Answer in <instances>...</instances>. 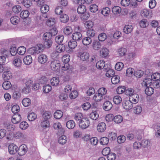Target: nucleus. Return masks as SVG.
I'll list each match as a JSON object with an SVG mask.
<instances>
[{
  "label": "nucleus",
  "instance_id": "f257e3e1",
  "mask_svg": "<svg viewBox=\"0 0 160 160\" xmlns=\"http://www.w3.org/2000/svg\"><path fill=\"white\" fill-rule=\"evenodd\" d=\"M160 73H154L150 76V78H146L142 82V86L147 87L148 84L153 88H158L160 87Z\"/></svg>",
  "mask_w": 160,
  "mask_h": 160
},
{
  "label": "nucleus",
  "instance_id": "f03ea898",
  "mask_svg": "<svg viewBox=\"0 0 160 160\" xmlns=\"http://www.w3.org/2000/svg\"><path fill=\"white\" fill-rule=\"evenodd\" d=\"M43 39L44 45L47 48H50L52 43V35L50 32H45L43 35Z\"/></svg>",
  "mask_w": 160,
  "mask_h": 160
},
{
  "label": "nucleus",
  "instance_id": "7ed1b4c3",
  "mask_svg": "<svg viewBox=\"0 0 160 160\" xmlns=\"http://www.w3.org/2000/svg\"><path fill=\"white\" fill-rule=\"evenodd\" d=\"M43 50V47L42 44H39L35 47H32L28 50V52L32 55L38 54Z\"/></svg>",
  "mask_w": 160,
  "mask_h": 160
},
{
  "label": "nucleus",
  "instance_id": "20e7f679",
  "mask_svg": "<svg viewBox=\"0 0 160 160\" xmlns=\"http://www.w3.org/2000/svg\"><path fill=\"white\" fill-rule=\"evenodd\" d=\"M90 122L89 120L87 118L82 119L79 122L78 125L79 127L82 129H85L89 127Z\"/></svg>",
  "mask_w": 160,
  "mask_h": 160
},
{
  "label": "nucleus",
  "instance_id": "39448f33",
  "mask_svg": "<svg viewBox=\"0 0 160 160\" xmlns=\"http://www.w3.org/2000/svg\"><path fill=\"white\" fill-rule=\"evenodd\" d=\"M60 62L57 60H54L51 62L50 66L51 69L53 71H57L60 68Z\"/></svg>",
  "mask_w": 160,
  "mask_h": 160
},
{
  "label": "nucleus",
  "instance_id": "423d86ee",
  "mask_svg": "<svg viewBox=\"0 0 160 160\" xmlns=\"http://www.w3.org/2000/svg\"><path fill=\"white\" fill-rule=\"evenodd\" d=\"M133 103L130 99L125 100L123 102L122 106L124 109L129 110L133 107Z\"/></svg>",
  "mask_w": 160,
  "mask_h": 160
},
{
  "label": "nucleus",
  "instance_id": "0eeeda50",
  "mask_svg": "<svg viewBox=\"0 0 160 160\" xmlns=\"http://www.w3.org/2000/svg\"><path fill=\"white\" fill-rule=\"evenodd\" d=\"M28 148L26 145L22 144L18 148V153L20 156H22L24 155L27 151Z\"/></svg>",
  "mask_w": 160,
  "mask_h": 160
},
{
  "label": "nucleus",
  "instance_id": "6e6552de",
  "mask_svg": "<svg viewBox=\"0 0 160 160\" xmlns=\"http://www.w3.org/2000/svg\"><path fill=\"white\" fill-rule=\"evenodd\" d=\"M8 149L11 154H14L18 152V147L15 144L12 143L9 145Z\"/></svg>",
  "mask_w": 160,
  "mask_h": 160
},
{
  "label": "nucleus",
  "instance_id": "1a4fd4ad",
  "mask_svg": "<svg viewBox=\"0 0 160 160\" xmlns=\"http://www.w3.org/2000/svg\"><path fill=\"white\" fill-rule=\"evenodd\" d=\"M5 128H6V129L9 132H13L15 129V126L14 125H13L12 124H8L6 125V126H5ZM9 135H8L6 138L8 140H11V137H10V132H9Z\"/></svg>",
  "mask_w": 160,
  "mask_h": 160
},
{
  "label": "nucleus",
  "instance_id": "9d476101",
  "mask_svg": "<svg viewBox=\"0 0 160 160\" xmlns=\"http://www.w3.org/2000/svg\"><path fill=\"white\" fill-rule=\"evenodd\" d=\"M48 59L47 56L44 54L39 55L38 58V62L42 64H44L46 63L48 61Z\"/></svg>",
  "mask_w": 160,
  "mask_h": 160
},
{
  "label": "nucleus",
  "instance_id": "9b49d317",
  "mask_svg": "<svg viewBox=\"0 0 160 160\" xmlns=\"http://www.w3.org/2000/svg\"><path fill=\"white\" fill-rule=\"evenodd\" d=\"M112 105L110 101H106L103 104V109L106 111H108L110 110L112 108Z\"/></svg>",
  "mask_w": 160,
  "mask_h": 160
},
{
  "label": "nucleus",
  "instance_id": "f8f14e48",
  "mask_svg": "<svg viewBox=\"0 0 160 160\" xmlns=\"http://www.w3.org/2000/svg\"><path fill=\"white\" fill-rule=\"evenodd\" d=\"M72 37V39L76 41L81 40L82 39V34L79 32H76L73 33Z\"/></svg>",
  "mask_w": 160,
  "mask_h": 160
},
{
  "label": "nucleus",
  "instance_id": "ddd939ff",
  "mask_svg": "<svg viewBox=\"0 0 160 160\" xmlns=\"http://www.w3.org/2000/svg\"><path fill=\"white\" fill-rule=\"evenodd\" d=\"M106 128V124L104 122L99 123L97 126L98 131L100 132H103L104 131Z\"/></svg>",
  "mask_w": 160,
  "mask_h": 160
},
{
  "label": "nucleus",
  "instance_id": "4468645a",
  "mask_svg": "<svg viewBox=\"0 0 160 160\" xmlns=\"http://www.w3.org/2000/svg\"><path fill=\"white\" fill-rule=\"evenodd\" d=\"M2 77L4 80L7 81L12 78V74L9 70L4 71L2 74Z\"/></svg>",
  "mask_w": 160,
  "mask_h": 160
},
{
  "label": "nucleus",
  "instance_id": "2eb2a0df",
  "mask_svg": "<svg viewBox=\"0 0 160 160\" xmlns=\"http://www.w3.org/2000/svg\"><path fill=\"white\" fill-rule=\"evenodd\" d=\"M139 97L138 94L134 93L129 97V99L131 100L133 104L138 103L139 100Z\"/></svg>",
  "mask_w": 160,
  "mask_h": 160
},
{
  "label": "nucleus",
  "instance_id": "dca6fc26",
  "mask_svg": "<svg viewBox=\"0 0 160 160\" xmlns=\"http://www.w3.org/2000/svg\"><path fill=\"white\" fill-rule=\"evenodd\" d=\"M78 54V57L83 61H85L88 60L89 57L88 53L86 52H80Z\"/></svg>",
  "mask_w": 160,
  "mask_h": 160
},
{
  "label": "nucleus",
  "instance_id": "f3484780",
  "mask_svg": "<svg viewBox=\"0 0 160 160\" xmlns=\"http://www.w3.org/2000/svg\"><path fill=\"white\" fill-rule=\"evenodd\" d=\"M126 48L122 47H120L117 49V52L120 57H122L125 56L127 52Z\"/></svg>",
  "mask_w": 160,
  "mask_h": 160
},
{
  "label": "nucleus",
  "instance_id": "a211bd4d",
  "mask_svg": "<svg viewBox=\"0 0 160 160\" xmlns=\"http://www.w3.org/2000/svg\"><path fill=\"white\" fill-rule=\"evenodd\" d=\"M13 64L17 67H20L22 64V59L18 57L15 58L13 61Z\"/></svg>",
  "mask_w": 160,
  "mask_h": 160
},
{
  "label": "nucleus",
  "instance_id": "6ab92c4d",
  "mask_svg": "<svg viewBox=\"0 0 160 160\" xmlns=\"http://www.w3.org/2000/svg\"><path fill=\"white\" fill-rule=\"evenodd\" d=\"M21 120V117L18 114L14 116L12 119V122L14 124H17L20 122Z\"/></svg>",
  "mask_w": 160,
  "mask_h": 160
},
{
  "label": "nucleus",
  "instance_id": "aec40b11",
  "mask_svg": "<svg viewBox=\"0 0 160 160\" xmlns=\"http://www.w3.org/2000/svg\"><path fill=\"white\" fill-rule=\"evenodd\" d=\"M23 62L26 65H29L32 62V59L30 55H28L25 57L23 59Z\"/></svg>",
  "mask_w": 160,
  "mask_h": 160
},
{
  "label": "nucleus",
  "instance_id": "412c9836",
  "mask_svg": "<svg viewBox=\"0 0 160 160\" xmlns=\"http://www.w3.org/2000/svg\"><path fill=\"white\" fill-rule=\"evenodd\" d=\"M20 18L16 16L12 17L10 19L11 23L15 25L17 24L20 22Z\"/></svg>",
  "mask_w": 160,
  "mask_h": 160
},
{
  "label": "nucleus",
  "instance_id": "4be33fe9",
  "mask_svg": "<svg viewBox=\"0 0 160 160\" xmlns=\"http://www.w3.org/2000/svg\"><path fill=\"white\" fill-rule=\"evenodd\" d=\"M56 22V19L55 18H50L47 21V24L49 27H53Z\"/></svg>",
  "mask_w": 160,
  "mask_h": 160
},
{
  "label": "nucleus",
  "instance_id": "5701e85b",
  "mask_svg": "<svg viewBox=\"0 0 160 160\" xmlns=\"http://www.w3.org/2000/svg\"><path fill=\"white\" fill-rule=\"evenodd\" d=\"M142 86L144 87H146L145 89V93L147 95L150 96L153 93L154 90L152 87L151 86L149 87H148L147 86V87H145L144 86Z\"/></svg>",
  "mask_w": 160,
  "mask_h": 160
},
{
  "label": "nucleus",
  "instance_id": "b1692460",
  "mask_svg": "<svg viewBox=\"0 0 160 160\" xmlns=\"http://www.w3.org/2000/svg\"><path fill=\"white\" fill-rule=\"evenodd\" d=\"M86 7L84 5H79L77 8V11L79 14H83L86 11Z\"/></svg>",
  "mask_w": 160,
  "mask_h": 160
},
{
  "label": "nucleus",
  "instance_id": "393cba45",
  "mask_svg": "<svg viewBox=\"0 0 160 160\" xmlns=\"http://www.w3.org/2000/svg\"><path fill=\"white\" fill-rule=\"evenodd\" d=\"M50 82L52 86H57L59 82V78L57 77H54L51 79Z\"/></svg>",
  "mask_w": 160,
  "mask_h": 160
},
{
  "label": "nucleus",
  "instance_id": "a878e982",
  "mask_svg": "<svg viewBox=\"0 0 160 160\" xmlns=\"http://www.w3.org/2000/svg\"><path fill=\"white\" fill-rule=\"evenodd\" d=\"M101 46V45L99 41L94 40L92 43V47L95 50L99 49Z\"/></svg>",
  "mask_w": 160,
  "mask_h": 160
},
{
  "label": "nucleus",
  "instance_id": "bb28decb",
  "mask_svg": "<svg viewBox=\"0 0 160 160\" xmlns=\"http://www.w3.org/2000/svg\"><path fill=\"white\" fill-rule=\"evenodd\" d=\"M56 49L58 53L63 52L65 50V46L63 44H59L56 46Z\"/></svg>",
  "mask_w": 160,
  "mask_h": 160
},
{
  "label": "nucleus",
  "instance_id": "cd10ccee",
  "mask_svg": "<svg viewBox=\"0 0 160 160\" xmlns=\"http://www.w3.org/2000/svg\"><path fill=\"white\" fill-rule=\"evenodd\" d=\"M92 39L88 36L83 38L82 40V42L84 45L87 46L90 44L92 42Z\"/></svg>",
  "mask_w": 160,
  "mask_h": 160
},
{
  "label": "nucleus",
  "instance_id": "c85d7f7f",
  "mask_svg": "<svg viewBox=\"0 0 160 160\" xmlns=\"http://www.w3.org/2000/svg\"><path fill=\"white\" fill-rule=\"evenodd\" d=\"M77 45V43L76 41L72 39L69 41L68 42V46L71 49H73L75 48Z\"/></svg>",
  "mask_w": 160,
  "mask_h": 160
},
{
  "label": "nucleus",
  "instance_id": "c756f323",
  "mask_svg": "<svg viewBox=\"0 0 160 160\" xmlns=\"http://www.w3.org/2000/svg\"><path fill=\"white\" fill-rule=\"evenodd\" d=\"M66 126L68 129H72L75 127V123L73 120H69L67 122Z\"/></svg>",
  "mask_w": 160,
  "mask_h": 160
},
{
  "label": "nucleus",
  "instance_id": "7c9ffc66",
  "mask_svg": "<svg viewBox=\"0 0 160 160\" xmlns=\"http://www.w3.org/2000/svg\"><path fill=\"white\" fill-rule=\"evenodd\" d=\"M87 36L93 39L96 34L95 31L93 29H89L87 32Z\"/></svg>",
  "mask_w": 160,
  "mask_h": 160
},
{
  "label": "nucleus",
  "instance_id": "2f4dec72",
  "mask_svg": "<svg viewBox=\"0 0 160 160\" xmlns=\"http://www.w3.org/2000/svg\"><path fill=\"white\" fill-rule=\"evenodd\" d=\"M99 114L97 111L92 112L89 115L90 118L92 120H96L99 117Z\"/></svg>",
  "mask_w": 160,
  "mask_h": 160
},
{
  "label": "nucleus",
  "instance_id": "473e14b6",
  "mask_svg": "<svg viewBox=\"0 0 160 160\" xmlns=\"http://www.w3.org/2000/svg\"><path fill=\"white\" fill-rule=\"evenodd\" d=\"M109 52L108 49L106 48H103L100 51V53L102 57L105 58L107 57Z\"/></svg>",
  "mask_w": 160,
  "mask_h": 160
},
{
  "label": "nucleus",
  "instance_id": "72a5a7b5",
  "mask_svg": "<svg viewBox=\"0 0 160 160\" xmlns=\"http://www.w3.org/2000/svg\"><path fill=\"white\" fill-rule=\"evenodd\" d=\"M105 62L103 60H100L96 63V66L97 68L101 69L103 68L105 66Z\"/></svg>",
  "mask_w": 160,
  "mask_h": 160
},
{
  "label": "nucleus",
  "instance_id": "f704fd0d",
  "mask_svg": "<svg viewBox=\"0 0 160 160\" xmlns=\"http://www.w3.org/2000/svg\"><path fill=\"white\" fill-rule=\"evenodd\" d=\"M132 30V27L131 25H125L123 29V32L126 33L128 34Z\"/></svg>",
  "mask_w": 160,
  "mask_h": 160
},
{
  "label": "nucleus",
  "instance_id": "c9c22d12",
  "mask_svg": "<svg viewBox=\"0 0 160 160\" xmlns=\"http://www.w3.org/2000/svg\"><path fill=\"white\" fill-rule=\"evenodd\" d=\"M22 103L24 107H27L30 105L31 101L29 98H25L22 100Z\"/></svg>",
  "mask_w": 160,
  "mask_h": 160
},
{
  "label": "nucleus",
  "instance_id": "e433bc0d",
  "mask_svg": "<svg viewBox=\"0 0 160 160\" xmlns=\"http://www.w3.org/2000/svg\"><path fill=\"white\" fill-rule=\"evenodd\" d=\"M72 32L71 27L70 26H67L64 28L63 30L64 33L66 35H69Z\"/></svg>",
  "mask_w": 160,
  "mask_h": 160
},
{
  "label": "nucleus",
  "instance_id": "4c0bfd02",
  "mask_svg": "<svg viewBox=\"0 0 160 160\" xmlns=\"http://www.w3.org/2000/svg\"><path fill=\"white\" fill-rule=\"evenodd\" d=\"M112 11L114 14H118L121 12V8L118 6H114L112 8Z\"/></svg>",
  "mask_w": 160,
  "mask_h": 160
},
{
  "label": "nucleus",
  "instance_id": "58836bf2",
  "mask_svg": "<svg viewBox=\"0 0 160 160\" xmlns=\"http://www.w3.org/2000/svg\"><path fill=\"white\" fill-rule=\"evenodd\" d=\"M83 118V114L81 113H78L75 114L74 117L75 120L77 121V123H79V121L82 120V118Z\"/></svg>",
  "mask_w": 160,
  "mask_h": 160
},
{
  "label": "nucleus",
  "instance_id": "ea45409f",
  "mask_svg": "<svg viewBox=\"0 0 160 160\" xmlns=\"http://www.w3.org/2000/svg\"><path fill=\"white\" fill-rule=\"evenodd\" d=\"M63 115L62 112L61 110L57 111L54 114V117L57 119L61 118Z\"/></svg>",
  "mask_w": 160,
  "mask_h": 160
},
{
  "label": "nucleus",
  "instance_id": "a19ab883",
  "mask_svg": "<svg viewBox=\"0 0 160 160\" xmlns=\"http://www.w3.org/2000/svg\"><path fill=\"white\" fill-rule=\"evenodd\" d=\"M120 77L118 75H115L112 77L111 78V82L113 84H116L120 82Z\"/></svg>",
  "mask_w": 160,
  "mask_h": 160
},
{
  "label": "nucleus",
  "instance_id": "79ce46f5",
  "mask_svg": "<svg viewBox=\"0 0 160 160\" xmlns=\"http://www.w3.org/2000/svg\"><path fill=\"white\" fill-rule=\"evenodd\" d=\"M30 13L28 10H24L22 11L20 14V16L22 18H28Z\"/></svg>",
  "mask_w": 160,
  "mask_h": 160
},
{
  "label": "nucleus",
  "instance_id": "37998d69",
  "mask_svg": "<svg viewBox=\"0 0 160 160\" xmlns=\"http://www.w3.org/2000/svg\"><path fill=\"white\" fill-rule=\"evenodd\" d=\"M52 115L51 113L49 112H45L42 114V117L44 120H48L51 118Z\"/></svg>",
  "mask_w": 160,
  "mask_h": 160
},
{
  "label": "nucleus",
  "instance_id": "c03bdc74",
  "mask_svg": "<svg viewBox=\"0 0 160 160\" xmlns=\"http://www.w3.org/2000/svg\"><path fill=\"white\" fill-rule=\"evenodd\" d=\"M11 86V82L8 81H5L2 84V87L5 90H8Z\"/></svg>",
  "mask_w": 160,
  "mask_h": 160
},
{
  "label": "nucleus",
  "instance_id": "a18cd8bd",
  "mask_svg": "<svg viewBox=\"0 0 160 160\" xmlns=\"http://www.w3.org/2000/svg\"><path fill=\"white\" fill-rule=\"evenodd\" d=\"M123 120L122 117L120 115H118L114 117L113 120L117 123H119L121 122Z\"/></svg>",
  "mask_w": 160,
  "mask_h": 160
},
{
  "label": "nucleus",
  "instance_id": "49530a36",
  "mask_svg": "<svg viewBox=\"0 0 160 160\" xmlns=\"http://www.w3.org/2000/svg\"><path fill=\"white\" fill-rule=\"evenodd\" d=\"M155 136L158 138H160V123L158 124L155 128Z\"/></svg>",
  "mask_w": 160,
  "mask_h": 160
},
{
  "label": "nucleus",
  "instance_id": "de8ad7c7",
  "mask_svg": "<svg viewBox=\"0 0 160 160\" xmlns=\"http://www.w3.org/2000/svg\"><path fill=\"white\" fill-rule=\"evenodd\" d=\"M37 118V115L34 112L29 113L28 116V120L30 121L34 120Z\"/></svg>",
  "mask_w": 160,
  "mask_h": 160
},
{
  "label": "nucleus",
  "instance_id": "09e8293b",
  "mask_svg": "<svg viewBox=\"0 0 160 160\" xmlns=\"http://www.w3.org/2000/svg\"><path fill=\"white\" fill-rule=\"evenodd\" d=\"M122 98L119 96H116L113 98V102L116 104H120L122 102Z\"/></svg>",
  "mask_w": 160,
  "mask_h": 160
},
{
  "label": "nucleus",
  "instance_id": "8fccbe9b",
  "mask_svg": "<svg viewBox=\"0 0 160 160\" xmlns=\"http://www.w3.org/2000/svg\"><path fill=\"white\" fill-rule=\"evenodd\" d=\"M69 20V17L68 15L65 14L60 16V21L61 22L66 23L68 22Z\"/></svg>",
  "mask_w": 160,
  "mask_h": 160
},
{
  "label": "nucleus",
  "instance_id": "3c124183",
  "mask_svg": "<svg viewBox=\"0 0 160 160\" xmlns=\"http://www.w3.org/2000/svg\"><path fill=\"white\" fill-rule=\"evenodd\" d=\"M64 38V37L63 35H59L56 37L55 41L57 43L60 44L62 42Z\"/></svg>",
  "mask_w": 160,
  "mask_h": 160
},
{
  "label": "nucleus",
  "instance_id": "603ef678",
  "mask_svg": "<svg viewBox=\"0 0 160 160\" xmlns=\"http://www.w3.org/2000/svg\"><path fill=\"white\" fill-rule=\"evenodd\" d=\"M126 88L124 86H121L118 87L116 91L118 94H121L125 92V90Z\"/></svg>",
  "mask_w": 160,
  "mask_h": 160
},
{
  "label": "nucleus",
  "instance_id": "864d4df0",
  "mask_svg": "<svg viewBox=\"0 0 160 160\" xmlns=\"http://www.w3.org/2000/svg\"><path fill=\"white\" fill-rule=\"evenodd\" d=\"M139 24L141 27L145 28L148 26L149 23L147 20L143 19L140 21Z\"/></svg>",
  "mask_w": 160,
  "mask_h": 160
},
{
  "label": "nucleus",
  "instance_id": "5fc2aeb1",
  "mask_svg": "<svg viewBox=\"0 0 160 160\" xmlns=\"http://www.w3.org/2000/svg\"><path fill=\"white\" fill-rule=\"evenodd\" d=\"M89 10L91 12H96L98 10V6L95 4H91L89 6Z\"/></svg>",
  "mask_w": 160,
  "mask_h": 160
},
{
  "label": "nucleus",
  "instance_id": "6e6d98bb",
  "mask_svg": "<svg viewBox=\"0 0 160 160\" xmlns=\"http://www.w3.org/2000/svg\"><path fill=\"white\" fill-rule=\"evenodd\" d=\"M43 91L45 93L49 92L52 90L51 86L49 84L45 85L43 88Z\"/></svg>",
  "mask_w": 160,
  "mask_h": 160
},
{
  "label": "nucleus",
  "instance_id": "4d7b16f0",
  "mask_svg": "<svg viewBox=\"0 0 160 160\" xmlns=\"http://www.w3.org/2000/svg\"><path fill=\"white\" fill-rule=\"evenodd\" d=\"M100 142L102 145H107L109 142V139L106 137H103L100 139Z\"/></svg>",
  "mask_w": 160,
  "mask_h": 160
},
{
  "label": "nucleus",
  "instance_id": "13d9d810",
  "mask_svg": "<svg viewBox=\"0 0 160 160\" xmlns=\"http://www.w3.org/2000/svg\"><path fill=\"white\" fill-rule=\"evenodd\" d=\"M110 10L109 8L108 7H105L102 9L101 11L102 14L105 16H107L110 12Z\"/></svg>",
  "mask_w": 160,
  "mask_h": 160
},
{
  "label": "nucleus",
  "instance_id": "bf43d9fd",
  "mask_svg": "<svg viewBox=\"0 0 160 160\" xmlns=\"http://www.w3.org/2000/svg\"><path fill=\"white\" fill-rule=\"evenodd\" d=\"M134 112L136 114H140L142 111L141 106L139 105H137L133 108Z\"/></svg>",
  "mask_w": 160,
  "mask_h": 160
},
{
  "label": "nucleus",
  "instance_id": "052dcab7",
  "mask_svg": "<svg viewBox=\"0 0 160 160\" xmlns=\"http://www.w3.org/2000/svg\"><path fill=\"white\" fill-rule=\"evenodd\" d=\"M26 51V48L24 46H20L18 48V53L20 55H23Z\"/></svg>",
  "mask_w": 160,
  "mask_h": 160
},
{
  "label": "nucleus",
  "instance_id": "680f3d73",
  "mask_svg": "<svg viewBox=\"0 0 160 160\" xmlns=\"http://www.w3.org/2000/svg\"><path fill=\"white\" fill-rule=\"evenodd\" d=\"M49 10V7L45 4L43 5L41 7V12L42 13H45L47 12Z\"/></svg>",
  "mask_w": 160,
  "mask_h": 160
},
{
  "label": "nucleus",
  "instance_id": "e2e57ef3",
  "mask_svg": "<svg viewBox=\"0 0 160 160\" xmlns=\"http://www.w3.org/2000/svg\"><path fill=\"white\" fill-rule=\"evenodd\" d=\"M103 97L99 94L98 92L94 95L93 98L96 102H98L102 99Z\"/></svg>",
  "mask_w": 160,
  "mask_h": 160
},
{
  "label": "nucleus",
  "instance_id": "0e129e2a",
  "mask_svg": "<svg viewBox=\"0 0 160 160\" xmlns=\"http://www.w3.org/2000/svg\"><path fill=\"white\" fill-rule=\"evenodd\" d=\"M22 10L21 7L19 5H16L12 8L13 11L16 13H19Z\"/></svg>",
  "mask_w": 160,
  "mask_h": 160
},
{
  "label": "nucleus",
  "instance_id": "69168bd1",
  "mask_svg": "<svg viewBox=\"0 0 160 160\" xmlns=\"http://www.w3.org/2000/svg\"><path fill=\"white\" fill-rule=\"evenodd\" d=\"M124 64L122 62H118L116 63L115 68V69L118 71L121 70L123 68Z\"/></svg>",
  "mask_w": 160,
  "mask_h": 160
},
{
  "label": "nucleus",
  "instance_id": "338daca9",
  "mask_svg": "<svg viewBox=\"0 0 160 160\" xmlns=\"http://www.w3.org/2000/svg\"><path fill=\"white\" fill-rule=\"evenodd\" d=\"M41 127L44 129L49 127V122L48 120H43L41 123Z\"/></svg>",
  "mask_w": 160,
  "mask_h": 160
},
{
  "label": "nucleus",
  "instance_id": "774afa93",
  "mask_svg": "<svg viewBox=\"0 0 160 160\" xmlns=\"http://www.w3.org/2000/svg\"><path fill=\"white\" fill-rule=\"evenodd\" d=\"M67 141L66 136L64 135H63L59 138L58 141L59 143L63 144L66 142Z\"/></svg>",
  "mask_w": 160,
  "mask_h": 160
}]
</instances>
